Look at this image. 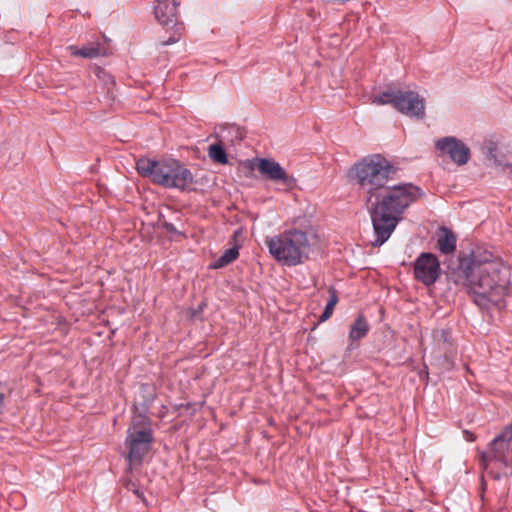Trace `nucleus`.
I'll list each match as a JSON object with an SVG mask.
<instances>
[{
  "instance_id": "7ed1b4c3",
  "label": "nucleus",
  "mask_w": 512,
  "mask_h": 512,
  "mask_svg": "<svg viewBox=\"0 0 512 512\" xmlns=\"http://www.w3.org/2000/svg\"><path fill=\"white\" fill-rule=\"evenodd\" d=\"M136 170L141 176L165 188L185 190L194 181L192 172L172 158L155 161L142 157L136 162Z\"/></svg>"
},
{
  "instance_id": "aec40b11",
  "label": "nucleus",
  "mask_w": 512,
  "mask_h": 512,
  "mask_svg": "<svg viewBox=\"0 0 512 512\" xmlns=\"http://www.w3.org/2000/svg\"><path fill=\"white\" fill-rule=\"evenodd\" d=\"M464 434H465V439L467 441H474L475 440V436L473 433L469 432V431H464Z\"/></svg>"
},
{
  "instance_id": "20e7f679",
  "label": "nucleus",
  "mask_w": 512,
  "mask_h": 512,
  "mask_svg": "<svg viewBox=\"0 0 512 512\" xmlns=\"http://www.w3.org/2000/svg\"><path fill=\"white\" fill-rule=\"evenodd\" d=\"M269 253L287 266L302 264L309 257L311 244L305 231L291 228L265 240Z\"/></svg>"
},
{
  "instance_id": "412c9836",
  "label": "nucleus",
  "mask_w": 512,
  "mask_h": 512,
  "mask_svg": "<svg viewBox=\"0 0 512 512\" xmlns=\"http://www.w3.org/2000/svg\"><path fill=\"white\" fill-rule=\"evenodd\" d=\"M177 41H178V39H177V38H175V37H170L167 41H163V42H162V45H163V46L170 45V44H173V43H175V42H177Z\"/></svg>"
},
{
  "instance_id": "2eb2a0df",
  "label": "nucleus",
  "mask_w": 512,
  "mask_h": 512,
  "mask_svg": "<svg viewBox=\"0 0 512 512\" xmlns=\"http://www.w3.org/2000/svg\"><path fill=\"white\" fill-rule=\"evenodd\" d=\"M241 244L234 243V245L227 249L212 265V268L219 269L223 268L230 263L234 262L239 256V248Z\"/></svg>"
},
{
  "instance_id": "f257e3e1",
  "label": "nucleus",
  "mask_w": 512,
  "mask_h": 512,
  "mask_svg": "<svg viewBox=\"0 0 512 512\" xmlns=\"http://www.w3.org/2000/svg\"><path fill=\"white\" fill-rule=\"evenodd\" d=\"M394 173L392 163L380 154L364 157L351 169L372 222L373 247L382 246L403 220L406 210L424 196L422 189L412 183L391 184Z\"/></svg>"
},
{
  "instance_id": "ddd939ff",
  "label": "nucleus",
  "mask_w": 512,
  "mask_h": 512,
  "mask_svg": "<svg viewBox=\"0 0 512 512\" xmlns=\"http://www.w3.org/2000/svg\"><path fill=\"white\" fill-rule=\"evenodd\" d=\"M67 49L75 57H83L88 59H93L106 54L105 48L102 47L99 43L89 44L83 46L82 48H77L76 46L71 45Z\"/></svg>"
},
{
  "instance_id": "a211bd4d",
  "label": "nucleus",
  "mask_w": 512,
  "mask_h": 512,
  "mask_svg": "<svg viewBox=\"0 0 512 512\" xmlns=\"http://www.w3.org/2000/svg\"><path fill=\"white\" fill-rule=\"evenodd\" d=\"M485 154L488 160L493 161L495 165H502V162L497 158V145L490 141L485 145Z\"/></svg>"
},
{
  "instance_id": "f3484780",
  "label": "nucleus",
  "mask_w": 512,
  "mask_h": 512,
  "mask_svg": "<svg viewBox=\"0 0 512 512\" xmlns=\"http://www.w3.org/2000/svg\"><path fill=\"white\" fill-rule=\"evenodd\" d=\"M329 293H330V298L326 304V307H325L322 315L319 318L320 322H324L331 317V315L333 314L334 308H335L336 304L338 303V296H337L336 290L331 287L329 289Z\"/></svg>"
},
{
  "instance_id": "6ab92c4d",
  "label": "nucleus",
  "mask_w": 512,
  "mask_h": 512,
  "mask_svg": "<svg viewBox=\"0 0 512 512\" xmlns=\"http://www.w3.org/2000/svg\"><path fill=\"white\" fill-rule=\"evenodd\" d=\"M126 488L130 491H133L138 497L142 496V493L139 491V489L136 488V485L132 481H127L125 484Z\"/></svg>"
},
{
  "instance_id": "9d476101",
  "label": "nucleus",
  "mask_w": 512,
  "mask_h": 512,
  "mask_svg": "<svg viewBox=\"0 0 512 512\" xmlns=\"http://www.w3.org/2000/svg\"><path fill=\"white\" fill-rule=\"evenodd\" d=\"M435 146L443 154H447L449 158L459 166L464 165L469 161V147L455 137H443L436 141Z\"/></svg>"
},
{
  "instance_id": "423d86ee",
  "label": "nucleus",
  "mask_w": 512,
  "mask_h": 512,
  "mask_svg": "<svg viewBox=\"0 0 512 512\" xmlns=\"http://www.w3.org/2000/svg\"><path fill=\"white\" fill-rule=\"evenodd\" d=\"M376 105L391 104L397 111L410 117L423 118L425 116L424 99L412 90L388 89L372 97Z\"/></svg>"
},
{
  "instance_id": "9b49d317",
  "label": "nucleus",
  "mask_w": 512,
  "mask_h": 512,
  "mask_svg": "<svg viewBox=\"0 0 512 512\" xmlns=\"http://www.w3.org/2000/svg\"><path fill=\"white\" fill-rule=\"evenodd\" d=\"M178 0H157L154 14L157 21L163 26L174 25L177 22Z\"/></svg>"
},
{
  "instance_id": "0eeeda50",
  "label": "nucleus",
  "mask_w": 512,
  "mask_h": 512,
  "mask_svg": "<svg viewBox=\"0 0 512 512\" xmlns=\"http://www.w3.org/2000/svg\"><path fill=\"white\" fill-rule=\"evenodd\" d=\"M440 263L432 253H421L414 264L415 278L426 286L434 284L440 276Z\"/></svg>"
},
{
  "instance_id": "dca6fc26",
  "label": "nucleus",
  "mask_w": 512,
  "mask_h": 512,
  "mask_svg": "<svg viewBox=\"0 0 512 512\" xmlns=\"http://www.w3.org/2000/svg\"><path fill=\"white\" fill-rule=\"evenodd\" d=\"M208 155L212 161L219 164H227L228 157L220 143H215L209 146Z\"/></svg>"
},
{
  "instance_id": "1a4fd4ad",
  "label": "nucleus",
  "mask_w": 512,
  "mask_h": 512,
  "mask_svg": "<svg viewBox=\"0 0 512 512\" xmlns=\"http://www.w3.org/2000/svg\"><path fill=\"white\" fill-rule=\"evenodd\" d=\"M484 460L495 459L505 466L512 464V423L495 437L490 443V455Z\"/></svg>"
},
{
  "instance_id": "f8f14e48",
  "label": "nucleus",
  "mask_w": 512,
  "mask_h": 512,
  "mask_svg": "<svg viewBox=\"0 0 512 512\" xmlns=\"http://www.w3.org/2000/svg\"><path fill=\"white\" fill-rule=\"evenodd\" d=\"M456 236L446 228L441 227L437 236V248L443 254L453 253L456 249Z\"/></svg>"
},
{
  "instance_id": "39448f33",
  "label": "nucleus",
  "mask_w": 512,
  "mask_h": 512,
  "mask_svg": "<svg viewBox=\"0 0 512 512\" xmlns=\"http://www.w3.org/2000/svg\"><path fill=\"white\" fill-rule=\"evenodd\" d=\"M153 430L148 417L137 414L133 416L126 432L125 447L128 450L129 471L133 466L142 464L153 444Z\"/></svg>"
},
{
  "instance_id": "f03ea898",
  "label": "nucleus",
  "mask_w": 512,
  "mask_h": 512,
  "mask_svg": "<svg viewBox=\"0 0 512 512\" xmlns=\"http://www.w3.org/2000/svg\"><path fill=\"white\" fill-rule=\"evenodd\" d=\"M456 286L475 297V303L485 309L500 306L509 293L510 271L492 252L476 248L470 255L460 257L459 264L448 274Z\"/></svg>"
},
{
  "instance_id": "5701e85b",
  "label": "nucleus",
  "mask_w": 512,
  "mask_h": 512,
  "mask_svg": "<svg viewBox=\"0 0 512 512\" xmlns=\"http://www.w3.org/2000/svg\"><path fill=\"white\" fill-rule=\"evenodd\" d=\"M166 228H167L168 230H173V229H174V227H173V225H172V224H166Z\"/></svg>"
},
{
  "instance_id": "4468645a",
  "label": "nucleus",
  "mask_w": 512,
  "mask_h": 512,
  "mask_svg": "<svg viewBox=\"0 0 512 512\" xmlns=\"http://www.w3.org/2000/svg\"><path fill=\"white\" fill-rule=\"evenodd\" d=\"M369 332V324L365 317L360 314L351 325L349 339L351 342L364 338Z\"/></svg>"
},
{
  "instance_id": "6e6552de",
  "label": "nucleus",
  "mask_w": 512,
  "mask_h": 512,
  "mask_svg": "<svg viewBox=\"0 0 512 512\" xmlns=\"http://www.w3.org/2000/svg\"><path fill=\"white\" fill-rule=\"evenodd\" d=\"M258 172L267 180L282 184L291 190L296 186V179L289 175L284 168L271 158H260L257 160Z\"/></svg>"
},
{
  "instance_id": "4be33fe9",
  "label": "nucleus",
  "mask_w": 512,
  "mask_h": 512,
  "mask_svg": "<svg viewBox=\"0 0 512 512\" xmlns=\"http://www.w3.org/2000/svg\"><path fill=\"white\" fill-rule=\"evenodd\" d=\"M3 405H4V395L2 393H0V414L2 413Z\"/></svg>"
}]
</instances>
